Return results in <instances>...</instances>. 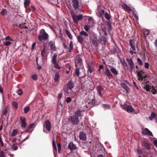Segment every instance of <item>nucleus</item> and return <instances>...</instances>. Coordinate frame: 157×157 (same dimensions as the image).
<instances>
[{"mask_svg": "<svg viewBox=\"0 0 157 157\" xmlns=\"http://www.w3.org/2000/svg\"><path fill=\"white\" fill-rule=\"evenodd\" d=\"M67 86L68 89L65 90V94L67 96L69 95L72 92V89L74 87V84L72 81H69L67 84Z\"/></svg>", "mask_w": 157, "mask_h": 157, "instance_id": "obj_1", "label": "nucleus"}, {"mask_svg": "<svg viewBox=\"0 0 157 157\" xmlns=\"http://www.w3.org/2000/svg\"><path fill=\"white\" fill-rule=\"evenodd\" d=\"M144 88L146 90L147 92H151L153 94H157V86H154L146 84L144 86Z\"/></svg>", "mask_w": 157, "mask_h": 157, "instance_id": "obj_2", "label": "nucleus"}, {"mask_svg": "<svg viewBox=\"0 0 157 157\" xmlns=\"http://www.w3.org/2000/svg\"><path fill=\"white\" fill-rule=\"evenodd\" d=\"M40 34L38 36V40L41 41L42 40H48V35L45 32V30L42 29L40 30Z\"/></svg>", "mask_w": 157, "mask_h": 157, "instance_id": "obj_3", "label": "nucleus"}, {"mask_svg": "<svg viewBox=\"0 0 157 157\" xmlns=\"http://www.w3.org/2000/svg\"><path fill=\"white\" fill-rule=\"evenodd\" d=\"M43 125L44 132L45 133H48V132L46 131V130H45V128H46L48 131H50L51 128V122L47 120L44 122Z\"/></svg>", "mask_w": 157, "mask_h": 157, "instance_id": "obj_4", "label": "nucleus"}, {"mask_svg": "<svg viewBox=\"0 0 157 157\" xmlns=\"http://www.w3.org/2000/svg\"><path fill=\"white\" fill-rule=\"evenodd\" d=\"M121 106L123 109L126 111L128 112H132L134 110V109L131 105H127L126 104L121 105Z\"/></svg>", "mask_w": 157, "mask_h": 157, "instance_id": "obj_5", "label": "nucleus"}, {"mask_svg": "<svg viewBox=\"0 0 157 157\" xmlns=\"http://www.w3.org/2000/svg\"><path fill=\"white\" fill-rule=\"evenodd\" d=\"M69 120L73 124H77L79 123L78 118L76 116H71L69 118Z\"/></svg>", "mask_w": 157, "mask_h": 157, "instance_id": "obj_6", "label": "nucleus"}, {"mask_svg": "<svg viewBox=\"0 0 157 157\" xmlns=\"http://www.w3.org/2000/svg\"><path fill=\"white\" fill-rule=\"evenodd\" d=\"M12 41V39L10 37L8 36L5 38L3 39V44L6 46H9L11 44V41Z\"/></svg>", "mask_w": 157, "mask_h": 157, "instance_id": "obj_7", "label": "nucleus"}, {"mask_svg": "<svg viewBox=\"0 0 157 157\" xmlns=\"http://www.w3.org/2000/svg\"><path fill=\"white\" fill-rule=\"evenodd\" d=\"M75 63V66L76 67H81L82 63V61L81 58L79 56H76Z\"/></svg>", "mask_w": 157, "mask_h": 157, "instance_id": "obj_8", "label": "nucleus"}, {"mask_svg": "<svg viewBox=\"0 0 157 157\" xmlns=\"http://www.w3.org/2000/svg\"><path fill=\"white\" fill-rule=\"evenodd\" d=\"M126 61L130 67V71L132 72L134 67V63L132 59H127Z\"/></svg>", "mask_w": 157, "mask_h": 157, "instance_id": "obj_9", "label": "nucleus"}, {"mask_svg": "<svg viewBox=\"0 0 157 157\" xmlns=\"http://www.w3.org/2000/svg\"><path fill=\"white\" fill-rule=\"evenodd\" d=\"M142 133L145 135H147L150 136H153L152 133L147 128H145L143 130Z\"/></svg>", "mask_w": 157, "mask_h": 157, "instance_id": "obj_10", "label": "nucleus"}, {"mask_svg": "<svg viewBox=\"0 0 157 157\" xmlns=\"http://www.w3.org/2000/svg\"><path fill=\"white\" fill-rule=\"evenodd\" d=\"M129 44L131 47L133 51H135L136 50V48H137V45L135 44V41L133 40H129Z\"/></svg>", "mask_w": 157, "mask_h": 157, "instance_id": "obj_11", "label": "nucleus"}, {"mask_svg": "<svg viewBox=\"0 0 157 157\" xmlns=\"http://www.w3.org/2000/svg\"><path fill=\"white\" fill-rule=\"evenodd\" d=\"M49 46L50 47L51 50L54 51H56V47L55 45V42L53 41H51L48 43Z\"/></svg>", "mask_w": 157, "mask_h": 157, "instance_id": "obj_12", "label": "nucleus"}, {"mask_svg": "<svg viewBox=\"0 0 157 157\" xmlns=\"http://www.w3.org/2000/svg\"><path fill=\"white\" fill-rule=\"evenodd\" d=\"M20 120L21 122V127L23 128H25L27 125V123L25 122V118L24 117H20Z\"/></svg>", "mask_w": 157, "mask_h": 157, "instance_id": "obj_13", "label": "nucleus"}, {"mask_svg": "<svg viewBox=\"0 0 157 157\" xmlns=\"http://www.w3.org/2000/svg\"><path fill=\"white\" fill-rule=\"evenodd\" d=\"M72 2L74 9L75 10H77L78 7V0H72Z\"/></svg>", "mask_w": 157, "mask_h": 157, "instance_id": "obj_14", "label": "nucleus"}, {"mask_svg": "<svg viewBox=\"0 0 157 157\" xmlns=\"http://www.w3.org/2000/svg\"><path fill=\"white\" fill-rule=\"evenodd\" d=\"M92 43L95 45L97 46L99 44V40H97V37L96 35H94L92 38Z\"/></svg>", "mask_w": 157, "mask_h": 157, "instance_id": "obj_15", "label": "nucleus"}, {"mask_svg": "<svg viewBox=\"0 0 157 157\" xmlns=\"http://www.w3.org/2000/svg\"><path fill=\"white\" fill-rule=\"evenodd\" d=\"M68 148L71 150H74L76 149V145L73 142H70L68 145Z\"/></svg>", "mask_w": 157, "mask_h": 157, "instance_id": "obj_16", "label": "nucleus"}, {"mask_svg": "<svg viewBox=\"0 0 157 157\" xmlns=\"http://www.w3.org/2000/svg\"><path fill=\"white\" fill-rule=\"evenodd\" d=\"M78 41L80 44H82L84 42L85 38L81 35L77 36Z\"/></svg>", "mask_w": 157, "mask_h": 157, "instance_id": "obj_17", "label": "nucleus"}, {"mask_svg": "<svg viewBox=\"0 0 157 157\" xmlns=\"http://www.w3.org/2000/svg\"><path fill=\"white\" fill-rule=\"evenodd\" d=\"M105 74L107 75L109 78H111L113 76L109 69L107 67H106L105 68Z\"/></svg>", "mask_w": 157, "mask_h": 157, "instance_id": "obj_18", "label": "nucleus"}, {"mask_svg": "<svg viewBox=\"0 0 157 157\" xmlns=\"http://www.w3.org/2000/svg\"><path fill=\"white\" fill-rule=\"evenodd\" d=\"M79 137L80 140H84L86 139V134L82 132H81L79 134Z\"/></svg>", "mask_w": 157, "mask_h": 157, "instance_id": "obj_19", "label": "nucleus"}, {"mask_svg": "<svg viewBox=\"0 0 157 157\" xmlns=\"http://www.w3.org/2000/svg\"><path fill=\"white\" fill-rule=\"evenodd\" d=\"M103 89V88L101 86H98L97 88L98 93L101 97L102 96L101 91Z\"/></svg>", "mask_w": 157, "mask_h": 157, "instance_id": "obj_20", "label": "nucleus"}, {"mask_svg": "<svg viewBox=\"0 0 157 157\" xmlns=\"http://www.w3.org/2000/svg\"><path fill=\"white\" fill-rule=\"evenodd\" d=\"M121 85L122 87L125 90L127 93H128L129 92V90L127 86L123 82L121 83Z\"/></svg>", "mask_w": 157, "mask_h": 157, "instance_id": "obj_21", "label": "nucleus"}, {"mask_svg": "<svg viewBox=\"0 0 157 157\" xmlns=\"http://www.w3.org/2000/svg\"><path fill=\"white\" fill-rule=\"evenodd\" d=\"M136 72H137V75L139 77L138 79H139L140 80H142L143 78L142 76L143 71H136Z\"/></svg>", "mask_w": 157, "mask_h": 157, "instance_id": "obj_22", "label": "nucleus"}, {"mask_svg": "<svg viewBox=\"0 0 157 157\" xmlns=\"http://www.w3.org/2000/svg\"><path fill=\"white\" fill-rule=\"evenodd\" d=\"M156 115L155 113L154 112H152L151 113L150 116L149 117V119L151 121L153 120L155 118H156Z\"/></svg>", "mask_w": 157, "mask_h": 157, "instance_id": "obj_23", "label": "nucleus"}, {"mask_svg": "<svg viewBox=\"0 0 157 157\" xmlns=\"http://www.w3.org/2000/svg\"><path fill=\"white\" fill-rule=\"evenodd\" d=\"M142 145H144L147 149H149L151 148L150 144L145 142H143Z\"/></svg>", "mask_w": 157, "mask_h": 157, "instance_id": "obj_24", "label": "nucleus"}, {"mask_svg": "<svg viewBox=\"0 0 157 157\" xmlns=\"http://www.w3.org/2000/svg\"><path fill=\"white\" fill-rule=\"evenodd\" d=\"M57 54L55 53L52 58V63H56V59L57 57Z\"/></svg>", "mask_w": 157, "mask_h": 157, "instance_id": "obj_25", "label": "nucleus"}, {"mask_svg": "<svg viewBox=\"0 0 157 157\" xmlns=\"http://www.w3.org/2000/svg\"><path fill=\"white\" fill-rule=\"evenodd\" d=\"M122 7L124 9L128 11H130L131 10V9L130 7L128 6L126 4H124L122 6Z\"/></svg>", "mask_w": 157, "mask_h": 157, "instance_id": "obj_26", "label": "nucleus"}, {"mask_svg": "<svg viewBox=\"0 0 157 157\" xmlns=\"http://www.w3.org/2000/svg\"><path fill=\"white\" fill-rule=\"evenodd\" d=\"M59 78V75L58 73H55V75L54 76V79L55 82H57Z\"/></svg>", "mask_w": 157, "mask_h": 157, "instance_id": "obj_27", "label": "nucleus"}, {"mask_svg": "<svg viewBox=\"0 0 157 157\" xmlns=\"http://www.w3.org/2000/svg\"><path fill=\"white\" fill-rule=\"evenodd\" d=\"M65 32L69 38L72 39V36L69 31L68 30L66 29Z\"/></svg>", "mask_w": 157, "mask_h": 157, "instance_id": "obj_28", "label": "nucleus"}, {"mask_svg": "<svg viewBox=\"0 0 157 157\" xmlns=\"http://www.w3.org/2000/svg\"><path fill=\"white\" fill-rule=\"evenodd\" d=\"M79 34L82 36H84L85 37H87L88 36V34L84 31H82L80 32Z\"/></svg>", "mask_w": 157, "mask_h": 157, "instance_id": "obj_29", "label": "nucleus"}, {"mask_svg": "<svg viewBox=\"0 0 157 157\" xmlns=\"http://www.w3.org/2000/svg\"><path fill=\"white\" fill-rule=\"evenodd\" d=\"M110 71L112 73L115 75H117L118 74V71L117 70L114 68H112L110 69Z\"/></svg>", "mask_w": 157, "mask_h": 157, "instance_id": "obj_30", "label": "nucleus"}, {"mask_svg": "<svg viewBox=\"0 0 157 157\" xmlns=\"http://www.w3.org/2000/svg\"><path fill=\"white\" fill-rule=\"evenodd\" d=\"M102 107L105 109H109L111 107L110 105H109L103 104L102 105Z\"/></svg>", "mask_w": 157, "mask_h": 157, "instance_id": "obj_31", "label": "nucleus"}, {"mask_svg": "<svg viewBox=\"0 0 157 157\" xmlns=\"http://www.w3.org/2000/svg\"><path fill=\"white\" fill-rule=\"evenodd\" d=\"M81 115V111L78 110L75 113L74 116H76L78 118V117L80 116Z\"/></svg>", "mask_w": 157, "mask_h": 157, "instance_id": "obj_32", "label": "nucleus"}, {"mask_svg": "<svg viewBox=\"0 0 157 157\" xmlns=\"http://www.w3.org/2000/svg\"><path fill=\"white\" fill-rule=\"evenodd\" d=\"M73 48V43L72 41H71L70 42L69 45V51L70 52H71L72 49Z\"/></svg>", "mask_w": 157, "mask_h": 157, "instance_id": "obj_33", "label": "nucleus"}, {"mask_svg": "<svg viewBox=\"0 0 157 157\" xmlns=\"http://www.w3.org/2000/svg\"><path fill=\"white\" fill-rule=\"evenodd\" d=\"M52 146L53 147L54 151H55V150L56 151H57V147L56 145L55 141L54 139L52 141Z\"/></svg>", "mask_w": 157, "mask_h": 157, "instance_id": "obj_34", "label": "nucleus"}, {"mask_svg": "<svg viewBox=\"0 0 157 157\" xmlns=\"http://www.w3.org/2000/svg\"><path fill=\"white\" fill-rule=\"evenodd\" d=\"M30 107L28 106L25 107L24 109V113H28L30 110Z\"/></svg>", "mask_w": 157, "mask_h": 157, "instance_id": "obj_35", "label": "nucleus"}, {"mask_svg": "<svg viewBox=\"0 0 157 157\" xmlns=\"http://www.w3.org/2000/svg\"><path fill=\"white\" fill-rule=\"evenodd\" d=\"M137 61L140 65L142 66L143 65L142 61L140 58H137Z\"/></svg>", "mask_w": 157, "mask_h": 157, "instance_id": "obj_36", "label": "nucleus"}, {"mask_svg": "<svg viewBox=\"0 0 157 157\" xmlns=\"http://www.w3.org/2000/svg\"><path fill=\"white\" fill-rule=\"evenodd\" d=\"M9 109V107L8 106L6 107L5 110L3 113V115L4 116H6L7 113Z\"/></svg>", "mask_w": 157, "mask_h": 157, "instance_id": "obj_37", "label": "nucleus"}, {"mask_svg": "<svg viewBox=\"0 0 157 157\" xmlns=\"http://www.w3.org/2000/svg\"><path fill=\"white\" fill-rule=\"evenodd\" d=\"M7 11L5 9H3L1 12V13L3 16L6 15L7 13Z\"/></svg>", "mask_w": 157, "mask_h": 157, "instance_id": "obj_38", "label": "nucleus"}, {"mask_svg": "<svg viewBox=\"0 0 157 157\" xmlns=\"http://www.w3.org/2000/svg\"><path fill=\"white\" fill-rule=\"evenodd\" d=\"M35 127V123H33L29 125L27 127V129H30L31 128Z\"/></svg>", "mask_w": 157, "mask_h": 157, "instance_id": "obj_39", "label": "nucleus"}, {"mask_svg": "<svg viewBox=\"0 0 157 157\" xmlns=\"http://www.w3.org/2000/svg\"><path fill=\"white\" fill-rule=\"evenodd\" d=\"M75 75H76V76H78L79 75V74H80L79 70V69L78 68H76L75 69Z\"/></svg>", "mask_w": 157, "mask_h": 157, "instance_id": "obj_40", "label": "nucleus"}, {"mask_svg": "<svg viewBox=\"0 0 157 157\" xmlns=\"http://www.w3.org/2000/svg\"><path fill=\"white\" fill-rule=\"evenodd\" d=\"M149 33V30L146 29L145 30L144 32V37H146V36Z\"/></svg>", "mask_w": 157, "mask_h": 157, "instance_id": "obj_41", "label": "nucleus"}, {"mask_svg": "<svg viewBox=\"0 0 157 157\" xmlns=\"http://www.w3.org/2000/svg\"><path fill=\"white\" fill-rule=\"evenodd\" d=\"M12 105L13 107H15L16 109H17L18 107L17 103L15 101H13L12 103Z\"/></svg>", "mask_w": 157, "mask_h": 157, "instance_id": "obj_42", "label": "nucleus"}, {"mask_svg": "<svg viewBox=\"0 0 157 157\" xmlns=\"http://www.w3.org/2000/svg\"><path fill=\"white\" fill-rule=\"evenodd\" d=\"M84 29L86 31L88 32L89 31L90 29V26L88 25H86L84 27Z\"/></svg>", "mask_w": 157, "mask_h": 157, "instance_id": "obj_43", "label": "nucleus"}, {"mask_svg": "<svg viewBox=\"0 0 157 157\" xmlns=\"http://www.w3.org/2000/svg\"><path fill=\"white\" fill-rule=\"evenodd\" d=\"M41 56L42 57H45L46 56V53L44 48L42 51L41 52Z\"/></svg>", "mask_w": 157, "mask_h": 157, "instance_id": "obj_44", "label": "nucleus"}, {"mask_svg": "<svg viewBox=\"0 0 157 157\" xmlns=\"http://www.w3.org/2000/svg\"><path fill=\"white\" fill-rule=\"evenodd\" d=\"M105 18L107 20H109L110 19V17L109 14L107 13H105Z\"/></svg>", "mask_w": 157, "mask_h": 157, "instance_id": "obj_45", "label": "nucleus"}, {"mask_svg": "<svg viewBox=\"0 0 157 157\" xmlns=\"http://www.w3.org/2000/svg\"><path fill=\"white\" fill-rule=\"evenodd\" d=\"M72 19H73V21H74V22L76 24L78 23V22L77 20H76V17L75 16H73Z\"/></svg>", "mask_w": 157, "mask_h": 157, "instance_id": "obj_46", "label": "nucleus"}, {"mask_svg": "<svg viewBox=\"0 0 157 157\" xmlns=\"http://www.w3.org/2000/svg\"><path fill=\"white\" fill-rule=\"evenodd\" d=\"M17 130H14L11 134V136H14L17 133Z\"/></svg>", "mask_w": 157, "mask_h": 157, "instance_id": "obj_47", "label": "nucleus"}, {"mask_svg": "<svg viewBox=\"0 0 157 157\" xmlns=\"http://www.w3.org/2000/svg\"><path fill=\"white\" fill-rule=\"evenodd\" d=\"M100 13H97L98 15L100 17H101L102 14H103L104 12V11L103 10H101L100 11Z\"/></svg>", "mask_w": 157, "mask_h": 157, "instance_id": "obj_48", "label": "nucleus"}, {"mask_svg": "<svg viewBox=\"0 0 157 157\" xmlns=\"http://www.w3.org/2000/svg\"><path fill=\"white\" fill-rule=\"evenodd\" d=\"M54 64V67L56 69H60L61 68V67H59V65L56 63H53Z\"/></svg>", "mask_w": 157, "mask_h": 157, "instance_id": "obj_49", "label": "nucleus"}, {"mask_svg": "<svg viewBox=\"0 0 157 157\" xmlns=\"http://www.w3.org/2000/svg\"><path fill=\"white\" fill-rule=\"evenodd\" d=\"M82 14L79 15L77 16V17L78 21H80L82 19Z\"/></svg>", "mask_w": 157, "mask_h": 157, "instance_id": "obj_50", "label": "nucleus"}, {"mask_svg": "<svg viewBox=\"0 0 157 157\" xmlns=\"http://www.w3.org/2000/svg\"><path fill=\"white\" fill-rule=\"evenodd\" d=\"M17 93L19 95H21L22 94V90L21 89H19L17 91Z\"/></svg>", "mask_w": 157, "mask_h": 157, "instance_id": "obj_51", "label": "nucleus"}, {"mask_svg": "<svg viewBox=\"0 0 157 157\" xmlns=\"http://www.w3.org/2000/svg\"><path fill=\"white\" fill-rule=\"evenodd\" d=\"M71 101V98L70 97H68L66 99V101L67 103H69Z\"/></svg>", "mask_w": 157, "mask_h": 157, "instance_id": "obj_52", "label": "nucleus"}, {"mask_svg": "<svg viewBox=\"0 0 157 157\" xmlns=\"http://www.w3.org/2000/svg\"><path fill=\"white\" fill-rule=\"evenodd\" d=\"M12 147L13 150H17L18 148L17 146L15 144L13 145Z\"/></svg>", "mask_w": 157, "mask_h": 157, "instance_id": "obj_53", "label": "nucleus"}, {"mask_svg": "<svg viewBox=\"0 0 157 157\" xmlns=\"http://www.w3.org/2000/svg\"><path fill=\"white\" fill-rule=\"evenodd\" d=\"M30 2V1L29 0H25L24 2V4L25 5H28Z\"/></svg>", "mask_w": 157, "mask_h": 157, "instance_id": "obj_54", "label": "nucleus"}, {"mask_svg": "<svg viewBox=\"0 0 157 157\" xmlns=\"http://www.w3.org/2000/svg\"><path fill=\"white\" fill-rule=\"evenodd\" d=\"M149 67V64L148 63H145L144 64V67L145 68L148 69Z\"/></svg>", "mask_w": 157, "mask_h": 157, "instance_id": "obj_55", "label": "nucleus"}, {"mask_svg": "<svg viewBox=\"0 0 157 157\" xmlns=\"http://www.w3.org/2000/svg\"><path fill=\"white\" fill-rule=\"evenodd\" d=\"M32 78L34 80H36L37 78V75H32Z\"/></svg>", "mask_w": 157, "mask_h": 157, "instance_id": "obj_56", "label": "nucleus"}, {"mask_svg": "<svg viewBox=\"0 0 157 157\" xmlns=\"http://www.w3.org/2000/svg\"><path fill=\"white\" fill-rule=\"evenodd\" d=\"M1 143L2 147H3L4 146V143L2 140L1 136H0V143Z\"/></svg>", "mask_w": 157, "mask_h": 157, "instance_id": "obj_57", "label": "nucleus"}, {"mask_svg": "<svg viewBox=\"0 0 157 157\" xmlns=\"http://www.w3.org/2000/svg\"><path fill=\"white\" fill-rule=\"evenodd\" d=\"M153 143L155 146L157 148V140L155 139L153 141Z\"/></svg>", "mask_w": 157, "mask_h": 157, "instance_id": "obj_58", "label": "nucleus"}, {"mask_svg": "<svg viewBox=\"0 0 157 157\" xmlns=\"http://www.w3.org/2000/svg\"><path fill=\"white\" fill-rule=\"evenodd\" d=\"M57 146L59 151H60L61 148V146L60 144L59 143H58L57 144Z\"/></svg>", "mask_w": 157, "mask_h": 157, "instance_id": "obj_59", "label": "nucleus"}, {"mask_svg": "<svg viewBox=\"0 0 157 157\" xmlns=\"http://www.w3.org/2000/svg\"><path fill=\"white\" fill-rule=\"evenodd\" d=\"M137 152L140 155H141L142 153V151L140 149L138 148L137 150Z\"/></svg>", "mask_w": 157, "mask_h": 157, "instance_id": "obj_60", "label": "nucleus"}, {"mask_svg": "<svg viewBox=\"0 0 157 157\" xmlns=\"http://www.w3.org/2000/svg\"><path fill=\"white\" fill-rule=\"evenodd\" d=\"M0 157H4L3 152L2 151H1L0 153Z\"/></svg>", "mask_w": 157, "mask_h": 157, "instance_id": "obj_61", "label": "nucleus"}, {"mask_svg": "<svg viewBox=\"0 0 157 157\" xmlns=\"http://www.w3.org/2000/svg\"><path fill=\"white\" fill-rule=\"evenodd\" d=\"M36 46V43H33L32 46V49L33 50Z\"/></svg>", "mask_w": 157, "mask_h": 157, "instance_id": "obj_62", "label": "nucleus"}, {"mask_svg": "<svg viewBox=\"0 0 157 157\" xmlns=\"http://www.w3.org/2000/svg\"><path fill=\"white\" fill-rule=\"evenodd\" d=\"M35 9V7L34 6H32L30 7V10L33 11Z\"/></svg>", "mask_w": 157, "mask_h": 157, "instance_id": "obj_63", "label": "nucleus"}, {"mask_svg": "<svg viewBox=\"0 0 157 157\" xmlns=\"http://www.w3.org/2000/svg\"><path fill=\"white\" fill-rule=\"evenodd\" d=\"M62 96V94L61 93H59L58 95V97L60 99L61 98Z\"/></svg>", "mask_w": 157, "mask_h": 157, "instance_id": "obj_64", "label": "nucleus"}]
</instances>
